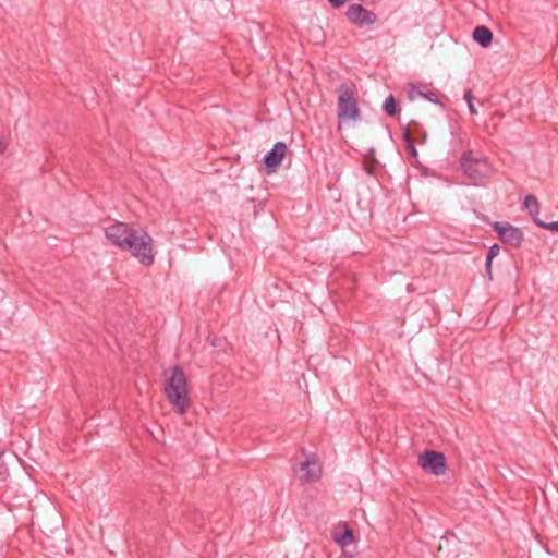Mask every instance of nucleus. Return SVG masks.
<instances>
[{
    "mask_svg": "<svg viewBox=\"0 0 558 558\" xmlns=\"http://www.w3.org/2000/svg\"><path fill=\"white\" fill-rule=\"evenodd\" d=\"M377 21L374 12L366 10L361 4L351 3V23L359 27L371 26Z\"/></svg>",
    "mask_w": 558,
    "mask_h": 558,
    "instance_id": "nucleus-8",
    "label": "nucleus"
},
{
    "mask_svg": "<svg viewBox=\"0 0 558 558\" xmlns=\"http://www.w3.org/2000/svg\"><path fill=\"white\" fill-rule=\"evenodd\" d=\"M359 114V108L355 99L351 97V119H355Z\"/></svg>",
    "mask_w": 558,
    "mask_h": 558,
    "instance_id": "nucleus-20",
    "label": "nucleus"
},
{
    "mask_svg": "<svg viewBox=\"0 0 558 558\" xmlns=\"http://www.w3.org/2000/svg\"><path fill=\"white\" fill-rule=\"evenodd\" d=\"M523 206L529 210L534 220L537 219L536 217L539 213V204L534 195H526L523 201Z\"/></svg>",
    "mask_w": 558,
    "mask_h": 558,
    "instance_id": "nucleus-13",
    "label": "nucleus"
},
{
    "mask_svg": "<svg viewBox=\"0 0 558 558\" xmlns=\"http://www.w3.org/2000/svg\"><path fill=\"white\" fill-rule=\"evenodd\" d=\"M135 230L128 223L117 221L105 229V235L112 245L123 250Z\"/></svg>",
    "mask_w": 558,
    "mask_h": 558,
    "instance_id": "nucleus-5",
    "label": "nucleus"
},
{
    "mask_svg": "<svg viewBox=\"0 0 558 558\" xmlns=\"http://www.w3.org/2000/svg\"><path fill=\"white\" fill-rule=\"evenodd\" d=\"M402 136H403V141L405 143V146L408 145L409 142H413L412 137H411V134H410V131L408 129L403 132Z\"/></svg>",
    "mask_w": 558,
    "mask_h": 558,
    "instance_id": "nucleus-23",
    "label": "nucleus"
},
{
    "mask_svg": "<svg viewBox=\"0 0 558 558\" xmlns=\"http://www.w3.org/2000/svg\"><path fill=\"white\" fill-rule=\"evenodd\" d=\"M7 474V468L3 464H0V476L4 477Z\"/></svg>",
    "mask_w": 558,
    "mask_h": 558,
    "instance_id": "nucleus-25",
    "label": "nucleus"
},
{
    "mask_svg": "<svg viewBox=\"0 0 558 558\" xmlns=\"http://www.w3.org/2000/svg\"><path fill=\"white\" fill-rule=\"evenodd\" d=\"M331 538L341 550L339 558H347L345 546L349 544V523L343 521L333 526L331 530Z\"/></svg>",
    "mask_w": 558,
    "mask_h": 558,
    "instance_id": "nucleus-9",
    "label": "nucleus"
},
{
    "mask_svg": "<svg viewBox=\"0 0 558 558\" xmlns=\"http://www.w3.org/2000/svg\"><path fill=\"white\" fill-rule=\"evenodd\" d=\"M300 470L302 471L301 480L306 483L316 482L322 476V465L314 454L306 457Z\"/></svg>",
    "mask_w": 558,
    "mask_h": 558,
    "instance_id": "nucleus-7",
    "label": "nucleus"
},
{
    "mask_svg": "<svg viewBox=\"0 0 558 558\" xmlns=\"http://www.w3.org/2000/svg\"><path fill=\"white\" fill-rule=\"evenodd\" d=\"M374 153H375V149L372 147L368 149L369 156H365V155L363 156L364 168L368 174H372L373 170H374V158H373Z\"/></svg>",
    "mask_w": 558,
    "mask_h": 558,
    "instance_id": "nucleus-16",
    "label": "nucleus"
},
{
    "mask_svg": "<svg viewBox=\"0 0 558 558\" xmlns=\"http://www.w3.org/2000/svg\"><path fill=\"white\" fill-rule=\"evenodd\" d=\"M460 165L465 175L474 181H482L492 172V166L485 156H475L472 150L464 151Z\"/></svg>",
    "mask_w": 558,
    "mask_h": 558,
    "instance_id": "nucleus-3",
    "label": "nucleus"
},
{
    "mask_svg": "<svg viewBox=\"0 0 558 558\" xmlns=\"http://www.w3.org/2000/svg\"><path fill=\"white\" fill-rule=\"evenodd\" d=\"M335 8H339L341 5H343V3L345 2V0H328Z\"/></svg>",
    "mask_w": 558,
    "mask_h": 558,
    "instance_id": "nucleus-24",
    "label": "nucleus"
},
{
    "mask_svg": "<svg viewBox=\"0 0 558 558\" xmlns=\"http://www.w3.org/2000/svg\"><path fill=\"white\" fill-rule=\"evenodd\" d=\"M405 148H407V151L409 153V155H411L412 157L417 156V150H416L413 142H409L408 145L405 146Z\"/></svg>",
    "mask_w": 558,
    "mask_h": 558,
    "instance_id": "nucleus-21",
    "label": "nucleus"
},
{
    "mask_svg": "<svg viewBox=\"0 0 558 558\" xmlns=\"http://www.w3.org/2000/svg\"><path fill=\"white\" fill-rule=\"evenodd\" d=\"M493 229L498 233L500 240L509 245L519 247L521 246L524 234L521 229L506 222H494Z\"/></svg>",
    "mask_w": 558,
    "mask_h": 558,
    "instance_id": "nucleus-6",
    "label": "nucleus"
},
{
    "mask_svg": "<svg viewBox=\"0 0 558 558\" xmlns=\"http://www.w3.org/2000/svg\"><path fill=\"white\" fill-rule=\"evenodd\" d=\"M123 251L130 252L144 266H150L155 260L153 239L144 230L136 229Z\"/></svg>",
    "mask_w": 558,
    "mask_h": 558,
    "instance_id": "nucleus-2",
    "label": "nucleus"
},
{
    "mask_svg": "<svg viewBox=\"0 0 558 558\" xmlns=\"http://www.w3.org/2000/svg\"><path fill=\"white\" fill-rule=\"evenodd\" d=\"M338 132L342 135L343 125L349 120V88L341 87V95L338 102Z\"/></svg>",
    "mask_w": 558,
    "mask_h": 558,
    "instance_id": "nucleus-10",
    "label": "nucleus"
},
{
    "mask_svg": "<svg viewBox=\"0 0 558 558\" xmlns=\"http://www.w3.org/2000/svg\"><path fill=\"white\" fill-rule=\"evenodd\" d=\"M165 393L169 403L175 409V411L183 415L190 404L187 393V379L183 369L175 365L171 375L166 378Z\"/></svg>",
    "mask_w": 558,
    "mask_h": 558,
    "instance_id": "nucleus-1",
    "label": "nucleus"
},
{
    "mask_svg": "<svg viewBox=\"0 0 558 558\" xmlns=\"http://www.w3.org/2000/svg\"><path fill=\"white\" fill-rule=\"evenodd\" d=\"M499 253V245L493 244L487 252L486 259H494Z\"/></svg>",
    "mask_w": 558,
    "mask_h": 558,
    "instance_id": "nucleus-19",
    "label": "nucleus"
},
{
    "mask_svg": "<svg viewBox=\"0 0 558 558\" xmlns=\"http://www.w3.org/2000/svg\"><path fill=\"white\" fill-rule=\"evenodd\" d=\"M473 39L480 46H482L483 48H486L492 44L493 33L487 26L480 25V26H476L473 31Z\"/></svg>",
    "mask_w": 558,
    "mask_h": 558,
    "instance_id": "nucleus-12",
    "label": "nucleus"
},
{
    "mask_svg": "<svg viewBox=\"0 0 558 558\" xmlns=\"http://www.w3.org/2000/svg\"><path fill=\"white\" fill-rule=\"evenodd\" d=\"M492 263H493V259L485 260V268H486V272H487V276L489 279H492Z\"/></svg>",
    "mask_w": 558,
    "mask_h": 558,
    "instance_id": "nucleus-22",
    "label": "nucleus"
},
{
    "mask_svg": "<svg viewBox=\"0 0 558 558\" xmlns=\"http://www.w3.org/2000/svg\"><path fill=\"white\" fill-rule=\"evenodd\" d=\"M383 110L389 117H395L398 112L397 101L393 95H389L383 104Z\"/></svg>",
    "mask_w": 558,
    "mask_h": 558,
    "instance_id": "nucleus-15",
    "label": "nucleus"
},
{
    "mask_svg": "<svg viewBox=\"0 0 558 558\" xmlns=\"http://www.w3.org/2000/svg\"><path fill=\"white\" fill-rule=\"evenodd\" d=\"M463 97H464V100L468 104V108H469L470 113L473 114V116L477 114V109L475 108V106L473 104V96H472L471 89L465 90Z\"/></svg>",
    "mask_w": 558,
    "mask_h": 558,
    "instance_id": "nucleus-17",
    "label": "nucleus"
},
{
    "mask_svg": "<svg viewBox=\"0 0 558 558\" xmlns=\"http://www.w3.org/2000/svg\"><path fill=\"white\" fill-rule=\"evenodd\" d=\"M415 97H422L430 102L442 105L441 101L439 100L438 96L432 90H428V92L411 90L409 93V98L411 100H414Z\"/></svg>",
    "mask_w": 558,
    "mask_h": 558,
    "instance_id": "nucleus-14",
    "label": "nucleus"
},
{
    "mask_svg": "<svg viewBox=\"0 0 558 558\" xmlns=\"http://www.w3.org/2000/svg\"><path fill=\"white\" fill-rule=\"evenodd\" d=\"M287 153V145L283 142H277L272 149L264 156V162L267 167L274 168L280 165Z\"/></svg>",
    "mask_w": 558,
    "mask_h": 558,
    "instance_id": "nucleus-11",
    "label": "nucleus"
},
{
    "mask_svg": "<svg viewBox=\"0 0 558 558\" xmlns=\"http://www.w3.org/2000/svg\"><path fill=\"white\" fill-rule=\"evenodd\" d=\"M535 223L538 226V227H542L546 230H550L553 232H558V221H553V222H545L541 219H535Z\"/></svg>",
    "mask_w": 558,
    "mask_h": 558,
    "instance_id": "nucleus-18",
    "label": "nucleus"
},
{
    "mask_svg": "<svg viewBox=\"0 0 558 558\" xmlns=\"http://www.w3.org/2000/svg\"><path fill=\"white\" fill-rule=\"evenodd\" d=\"M350 539H351V544H353L355 542V537L353 535V532L351 531V536H350Z\"/></svg>",
    "mask_w": 558,
    "mask_h": 558,
    "instance_id": "nucleus-26",
    "label": "nucleus"
},
{
    "mask_svg": "<svg viewBox=\"0 0 558 558\" xmlns=\"http://www.w3.org/2000/svg\"><path fill=\"white\" fill-rule=\"evenodd\" d=\"M3 150H4L3 143L0 142V153H2Z\"/></svg>",
    "mask_w": 558,
    "mask_h": 558,
    "instance_id": "nucleus-27",
    "label": "nucleus"
},
{
    "mask_svg": "<svg viewBox=\"0 0 558 558\" xmlns=\"http://www.w3.org/2000/svg\"><path fill=\"white\" fill-rule=\"evenodd\" d=\"M417 464L426 473L439 476L447 470L446 457L439 451H425L418 456Z\"/></svg>",
    "mask_w": 558,
    "mask_h": 558,
    "instance_id": "nucleus-4",
    "label": "nucleus"
}]
</instances>
